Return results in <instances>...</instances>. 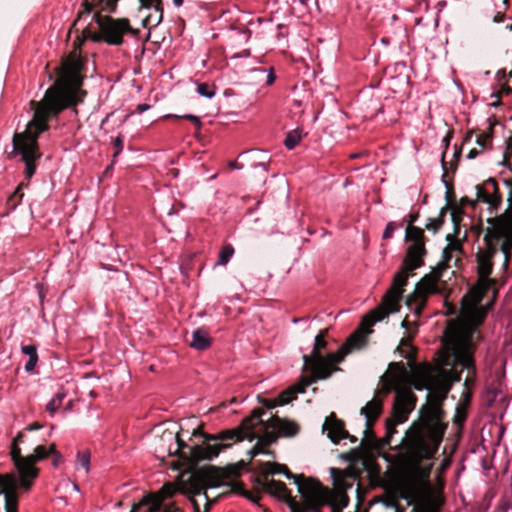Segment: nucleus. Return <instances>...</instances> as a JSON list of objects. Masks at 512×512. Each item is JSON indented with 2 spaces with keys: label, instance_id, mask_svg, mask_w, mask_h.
<instances>
[{
  "label": "nucleus",
  "instance_id": "f257e3e1",
  "mask_svg": "<svg viewBox=\"0 0 512 512\" xmlns=\"http://www.w3.org/2000/svg\"><path fill=\"white\" fill-rule=\"evenodd\" d=\"M483 320L476 321L473 316L465 315L462 302L460 319L451 320L446 327L443 348L435 366L423 364L410 374L403 363L394 362L382 376L379 393L386 396L392 390L396 392L394 425L404 423L415 407L416 397L410 386L428 390V401L421 409L420 419L406 435L407 454L413 462L432 458L442 441L445 426L441 422L440 402L450 390L451 383L460 381L463 370L467 372L465 386L474 382V337L476 326Z\"/></svg>",
  "mask_w": 512,
  "mask_h": 512
},
{
  "label": "nucleus",
  "instance_id": "f03ea898",
  "mask_svg": "<svg viewBox=\"0 0 512 512\" xmlns=\"http://www.w3.org/2000/svg\"><path fill=\"white\" fill-rule=\"evenodd\" d=\"M83 65L84 60L75 48L63 61L57 81L46 91L44 98L38 103L31 102L35 105L34 116L25 131L16 133L13 137L14 150L25 162L28 178L34 174V161L40 156L37 137L48 128L49 118L76 104L84 94L81 90Z\"/></svg>",
  "mask_w": 512,
  "mask_h": 512
},
{
  "label": "nucleus",
  "instance_id": "7ed1b4c3",
  "mask_svg": "<svg viewBox=\"0 0 512 512\" xmlns=\"http://www.w3.org/2000/svg\"><path fill=\"white\" fill-rule=\"evenodd\" d=\"M263 414V410H255L240 428L226 430L218 435H205L198 428L194 429L192 437H201L203 440L194 444L186 443L183 460L189 464L212 460L233 442L244 439L252 441L256 438H258V442L248 452L249 455L255 457L259 454H269L266 447L278 437L293 436L297 433L298 427L295 423L278 417H271L269 420L263 421L261 418Z\"/></svg>",
  "mask_w": 512,
  "mask_h": 512
},
{
  "label": "nucleus",
  "instance_id": "20e7f679",
  "mask_svg": "<svg viewBox=\"0 0 512 512\" xmlns=\"http://www.w3.org/2000/svg\"><path fill=\"white\" fill-rule=\"evenodd\" d=\"M500 178L509 190L510 209L503 215L488 220L483 245L477 252L479 279L476 286L463 297V313L473 316L476 321L486 316L487 309L480 303L484 294L494 284L489 278L493 267L492 259L501 253L503 267L507 268L512 253V169L506 167L500 171Z\"/></svg>",
  "mask_w": 512,
  "mask_h": 512
},
{
  "label": "nucleus",
  "instance_id": "39448f33",
  "mask_svg": "<svg viewBox=\"0 0 512 512\" xmlns=\"http://www.w3.org/2000/svg\"><path fill=\"white\" fill-rule=\"evenodd\" d=\"M227 479V473L215 467L200 469L187 477L182 474L176 482L166 483L156 494L144 497L132 512H182L174 504H164L177 492L186 495L198 512L201 509L207 512L210 507L207 489L221 486Z\"/></svg>",
  "mask_w": 512,
  "mask_h": 512
},
{
  "label": "nucleus",
  "instance_id": "423d86ee",
  "mask_svg": "<svg viewBox=\"0 0 512 512\" xmlns=\"http://www.w3.org/2000/svg\"><path fill=\"white\" fill-rule=\"evenodd\" d=\"M24 437L19 433L12 441L10 456L15 473L0 474V495H3L6 512H18L19 490L29 491L39 475L36 463L50 455V446L38 445L29 455L23 456L19 444Z\"/></svg>",
  "mask_w": 512,
  "mask_h": 512
},
{
  "label": "nucleus",
  "instance_id": "0eeeda50",
  "mask_svg": "<svg viewBox=\"0 0 512 512\" xmlns=\"http://www.w3.org/2000/svg\"><path fill=\"white\" fill-rule=\"evenodd\" d=\"M327 331L322 330L315 337L314 346L310 355H303L304 366L309 367L314 379L324 380L338 371L337 365L353 350L362 347L365 343L364 334L358 330L353 333L347 341L334 353L322 355L321 351L326 348L325 340Z\"/></svg>",
  "mask_w": 512,
  "mask_h": 512
},
{
  "label": "nucleus",
  "instance_id": "6e6552de",
  "mask_svg": "<svg viewBox=\"0 0 512 512\" xmlns=\"http://www.w3.org/2000/svg\"><path fill=\"white\" fill-rule=\"evenodd\" d=\"M406 284L407 280L405 273L398 272L394 276L391 287L383 296L381 304L363 318L359 330L364 334V339L367 334L371 333V328L375 323L399 310V303Z\"/></svg>",
  "mask_w": 512,
  "mask_h": 512
},
{
  "label": "nucleus",
  "instance_id": "1a4fd4ad",
  "mask_svg": "<svg viewBox=\"0 0 512 512\" xmlns=\"http://www.w3.org/2000/svg\"><path fill=\"white\" fill-rule=\"evenodd\" d=\"M294 478L303 501H292L290 503L291 511L320 512V508L327 504L328 489L311 478H305L303 476H295Z\"/></svg>",
  "mask_w": 512,
  "mask_h": 512
},
{
  "label": "nucleus",
  "instance_id": "9d476101",
  "mask_svg": "<svg viewBox=\"0 0 512 512\" xmlns=\"http://www.w3.org/2000/svg\"><path fill=\"white\" fill-rule=\"evenodd\" d=\"M93 17L98 25V31L90 33L94 41H103L109 45H120L125 35L136 33L126 18L101 16L98 13H95Z\"/></svg>",
  "mask_w": 512,
  "mask_h": 512
},
{
  "label": "nucleus",
  "instance_id": "9b49d317",
  "mask_svg": "<svg viewBox=\"0 0 512 512\" xmlns=\"http://www.w3.org/2000/svg\"><path fill=\"white\" fill-rule=\"evenodd\" d=\"M405 237L410 244L407 248L406 256L399 272H404L406 280H408L412 271L424 264L423 257L426 254V249L424 243V231L421 228L409 225L406 228Z\"/></svg>",
  "mask_w": 512,
  "mask_h": 512
},
{
  "label": "nucleus",
  "instance_id": "f8f14e48",
  "mask_svg": "<svg viewBox=\"0 0 512 512\" xmlns=\"http://www.w3.org/2000/svg\"><path fill=\"white\" fill-rule=\"evenodd\" d=\"M440 273L433 271L425 275L416 285L412 294L407 297L406 304L417 316L424 308L427 298L440 291L439 287Z\"/></svg>",
  "mask_w": 512,
  "mask_h": 512
},
{
  "label": "nucleus",
  "instance_id": "ddd939ff",
  "mask_svg": "<svg viewBox=\"0 0 512 512\" xmlns=\"http://www.w3.org/2000/svg\"><path fill=\"white\" fill-rule=\"evenodd\" d=\"M460 217L461 213L459 211L454 210L452 212L454 232L449 233L446 236L448 243L443 250L442 261L440 264L444 268H449L452 266V264L457 266L463 256L462 242L466 238V234L461 233V228L459 226Z\"/></svg>",
  "mask_w": 512,
  "mask_h": 512
},
{
  "label": "nucleus",
  "instance_id": "4468645a",
  "mask_svg": "<svg viewBox=\"0 0 512 512\" xmlns=\"http://www.w3.org/2000/svg\"><path fill=\"white\" fill-rule=\"evenodd\" d=\"M184 446H186V443L182 439V434L170 429H165L155 439L154 451L157 457L162 460L167 456L173 455H177L183 460Z\"/></svg>",
  "mask_w": 512,
  "mask_h": 512
},
{
  "label": "nucleus",
  "instance_id": "2eb2a0df",
  "mask_svg": "<svg viewBox=\"0 0 512 512\" xmlns=\"http://www.w3.org/2000/svg\"><path fill=\"white\" fill-rule=\"evenodd\" d=\"M382 397H384L383 393H379L378 391L375 397L361 409V414H363L366 418V434H368L371 431L374 421L379 417V415L382 412Z\"/></svg>",
  "mask_w": 512,
  "mask_h": 512
},
{
  "label": "nucleus",
  "instance_id": "dca6fc26",
  "mask_svg": "<svg viewBox=\"0 0 512 512\" xmlns=\"http://www.w3.org/2000/svg\"><path fill=\"white\" fill-rule=\"evenodd\" d=\"M477 201L488 204L490 208H495L499 204L500 196L494 179H489L482 186L477 187Z\"/></svg>",
  "mask_w": 512,
  "mask_h": 512
},
{
  "label": "nucleus",
  "instance_id": "f3484780",
  "mask_svg": "<svg viewBox=\"0 0 512 512\" xmlns=\"http://www.w3.org/2000/svg\"><path fill=\"white\" fill-rule=\"evenodd\" d=\"M316 380L317 379H314V376L312 375L301 377L300 381L296 385L288 388L279 395L278 402L275 405H284L291 402L293 399L296 398V395L298 393H303L305 389Z\"/></svg>",
  "mask_w": 512,
  "mask_h": 512
},
{
  "label": "nucleus",
  "instance_id": "a211bd4d",
  "mask_svg": "<svg viewBox=\"0 0 512 512\" xmlns=\"http://www.w3.org/2000/svg\"><path fill=\"white\" fill-rule=\"evenodd\" d=\"M512 103V71L506 79L505 85L490 95L488 104L493 107Z\"/></svg>",
  "mask_w": 512,
  "mask_h": 512
},
{
  "label": "nucleus",
  "instance_id": "6ab92c4d",
  "mask_svg": "<svg viewBox=\"0 0 512 512\" xmlns=\"http://www.w3.org/2000/svg\"><path fill=\"white\" fill-rule=\"evenodd\" d=\"M336 486L337 487L334 492L328 490L327 504L336 510H343L349 502L345 489L350 487V484H344L336 480Z\"/></svg>",
  "mask_w": 512,
  "mask_h": 512
},
{
  "label": "nucleus",
  "instance_id": "aec40b11",
  "mask_svg": "<svg viewBox=\"0 0 512 512\" xmlns=\"http://www.w3.org/2000/svg\"><path fill=\"white\" fill-rule=\"evenodd\" d=\"M323 429L327 431L328 437L334 443H338L340 440L345 439L348 436L347 431L344 429L343 423L334 418V416L326 418Z\"/></svg>",
  "mask_w": 512,
  "mask_h": 512
},
{
  "label": "nucleus",
  "instance_id": "412c9836",
  "mask_svg": "<svg viewBox=\"0 0 512 512\" xmlns=\"http://www.w3.org/2000/svg\"><path fill=\"white\" fill-rule=\"evenodd\" d=\"M119 0H85L84 11L79 13V21L84 15H89L92 10L99 14V11L113 12Z\"/></svg>",
  "mask_w": 512,
  "mask_h": 512
},
{
  "label": "nucleus",
  "instance_id": "4be33fe9",
  "mask_svg": "<svg viewBox=\"0 0 512 512\" xmlns=\"http://www.w3.org/2000/svg\"><path fill=\"white\" fill-rule=\"evenodd\" d=\"M263 487L265 491L279 499L287 500L290 497L286 485L281 481L265 478Z\"/></svg>",
  "mask_w": 512,
  "mask_h": 512
},
{
  "label": "nucleus",
  "instance_id": "5701e85b",
  "mask_svg": "<svg viewBox=\"0 0 512 512\" xmlns=\"http://www.w3.org/2000/svg\"><path fill=\"white\" fill-rule=\"evenodd\" d=\"M143 19L142 23L145 28H153L158 26L163 19V8L162 5L158 7H152L149 11L141 13Z\"/></svg>",
  "mask_w": 512,
  "mask_h": 512
},
{
  "label": "nucleus",
  "instance_id": "b1692460",
  "mask_svg": "<svg viewBox=\"0 0 512 512\" xmlns=\"http://www.w3.org/2000/svg\"><path fill=\"white\" fill-rule=\"evenodd\" d=\"M190 345L197 350H205L210 346V337L208 333L201 329L194 331Z\"/></svg>",
  "mask_w": 512,
  "mask_h": 512
},
{
  "label": "nucleus",
  "instance_id": "393cba45",
  "mask_svg": "<svg viewBox=\"0 0 512 512\" xmlns=\"http://www.w3.org/2000/svg\"><path fill=\"white\" fill-rule=\"evenodd\" d=\"M91 454L89 450L78 451L76 456V470L87 476L90 471Z\"/></svg>",
  "mask_w": 512,
  "mask_h": 512
},
{
  "label": "nucleus",
  "instance_id": "a878e982",
  "mask_svg": "<svg viewBox=\"0 0 512 512\" xmlns=\"http://www.w3.org/2000/svg\"><path fill=\"white\" fill-rule=\"evenodd\" d=\"M397 350L403 356L408 360L409 366L412 368V371L414 370L413 365L415 361V349L410 343V340L408 339H402L400 342V345L398 346ZM417 367H415L416 369Z\"/></svg>",
  "mask_w": 512,
  "mask_h": 512
},
{
  "label": "nucleus",
  "instance_id": "bb28decb",
  "mask_svg": "<svg viewBox=\"0 0 512 512\" xmlns=\"http://www.w3.org/2000/svg\"><path fill=\"white\" fill-rule=\"evenodd\" d=\"M262 473L267 478L269 475L285 474L288 478L293 477L288 468L278 463L267 462L262 467Z\"/></svg>",
  "mask_w": 512,
  "mask_h": 512
},
{
  "label": "nucleus",
  "instance_id": "cd10ccee",
  "mask_svg": "<svg viewBox=\"0 0 512 512\" xmlns=\"http://www.w3.org/2000/svg\"><path fill=\"white\" fill-rule=\"evenodd\" d=\"M21 351L29 357L28 362L25 364L27 372L33 371L38 362L37 348L34 345L22 346Z\"/></svg>",
  "mask_w": 512,
  "mask_h": 512
},
{
  "label": "nucleus",
  "instance_id": "c85d7f7f",
  "mask_svg": "<svg viewBox=\"0 0 512 512\" xmlns=\"http://www.w3.org/2000/svg\"><path fill=\"white\" fill-rule=\"evenodd\" d=\"M233 254L234 248L231 245H225L219 253L217 264L226 265L229 262L230 258L233 256Z\"/></svg>",
  "mask_w": 512,
  "mask_h": 512
},
{
  "label": "nucleus",
  "instance_id": "c756f323",
  "mask_svg": "<svg viewBox=\"0 0 512 512\" xmlns=\"http://www.w3.org/2000/svg\"><path fill=\"white\" fill-rule=\"evenodd\" d=\"M301 140V134L298 131H292L288 133V135L285 138V146L291 150L300 142Z\"/></svg>",
  "mask_w": 512,
  "mask_h": 512
},
{
  "label": "nucleus",
  "instance_id": "7c9ffc66",
  "mask_svg": "<svg viewBox=\"0 0 512 512\" xmlns=\"http://www.w3.org/2000/svg\"><path fill=\"white\" fill-rule=\"evenodd\" d=\"M443 224L442 213L436 218L428 219V222L425 225V228L429 231L436 232L440 229Z\"/></svg>",
  "mask_w": 512,
  "mask_h": 512
},
{
  "label": "nucleus",
  "instance_id": "2f4dec72",
  "mask_svg": "<svg viewBox=\"0 0 512 512\" xmlns=\"http://www.w3.org/2000/svg\"><path fill=\"white\" fill-rule=\"evenodd\" d=\"M475 142L481 148V150L486 149L491 143V136L488 133H481L475 135Z\"/></svg>",
  "mask_w": 512,
  "mask_h": 512
},
{
  "label": "nucleus",
  "instance_id": "473e14b6",
  "mask_svg": "<svg viewBox=\"0 0 512 512\" xmlns=\"http://www.w3.org/2000/svg\"><path fill=\"white\" fill-rule=\"evenodd\" d=\"M140 2V13H145L146 11H149L152 7H158L161 6V0H139Z\"/></svg>",
  "mask_w": 512,
  "mask_h": 512
},
{
  "label": "nucleus",
  "instance_id": "72a5a7b5",
  "mask_svg": "<svg viewBox=\"0 0 512 512\" xmlns=\"http://www.w3.org/2000/svg\"><path fill=\"white\" fill-rule=\"evenodd\" d=\"M197 92L206 98H212L215 95V91L206 83H201L197 87Z\"/></svg>",
  "mask_w": 512,
  "mask_h": 512
},
{
  "label": "nucleus",
  "instance_id": "f704fd0d",
  "mask_svg": "<svg viewBox=\"0 0 512 512\" xmlns=\"http://www.w3.org/2000/svg\"><path fill=\"white\" fill-rule=\"evenodd\" d=\"M50 455H52V465L58 466L63 461L62 455L56 450L54 443L50 444Z\"/></svg>",
  "mask_w": 512,
  "mask_h": 512
},
{
  "label": "nucleus",
  "instance_id": "c9c22d12",
  "mask_svg": "<svg viewBox=\"0 0 512 512\" xmlns=\"http://www.w3.org/2000/svg\"><path fill=\"white\" fill-rule=\"evenodd\" d=\"M61 403H59L58 400H55L54 398H52L46 405V410L50 413V414H54L55 412H57L59 410V408L61 407Z\"/></svg>",
  "mask_w": 512,
  "mask_h": 512
},
{
  "label": "nucleus",
  "instance_id": "e433bc0d",
  "mask_svg": "<svg viewBox=\"0 0 512 512\" xmlns=\"http://www.w3.org/2000/svg\"><path fill=\"white\" fill-rule=\"evenodd\" d=\"M482 151H483V150H481V148H480V147H479V149H478V148H475V147H473V148H469V149H468V151H467V157H468L469 159H474V158H476V157H477V156H478Z\"/></svg>",
  "mask_w": 512,
  "mask_h": 512
},
{
  "label": "nucleus",
  "instance_id": "4c0bfd02",
  "mask_svg": "<svg viewBox=\"0 0 512 512\" xmlns=\"http://www.w3.org/2000/svg\"><path fill=\"white\" fill-rule=\"evenodd\" d=\"M114 146L116 148V152L114 154V156L118 155L122 149H123V141L121 139V137H117L115 140H114Z\"/></svg>",
  "mask_w": 512,
  "mask_h": 512
},
{
  "label": "nucleus",
  "instance_id": "58836bf2",
  "mask_svg": "<svg viewBox=\"0 0 512 512\" xmlns=\"http://www.w3.org/2000/svg\"><path fill=\"white\" fill-rule=\"evenodd\" d=\"M392 233H393V226H392V224H391V223H389V224L386 226V228H385V230H384V232H383V237H384V238H390V237L392 236Z\"/></svg>",
  "mask_w": 512,
  "mask_h": 512
},
{
  "label": "nucleus",
  "instance_id": "ea45409f",
  "mask_svg": "<svg viewBox=\"0 0 512 512\" xmlns=\"http://www.w3.org/2000/svg\"><path fill=\"white\" fill-rule=\"evenodd\" d=\"M275 79H276V76L274 74V71H273V69H270V71L267 75V80H266L267 85H272L275 82Z\"/></svg>",
  "mask_w": 512,
  "mask_h": 512
},
{
  "label": "nucleus",
  "instance_id": "a19ab883",
  "mask_svg": "<svg viewBox=\"0 0 512 512\" xmlns=\"http://www.w3.org/2000/svg\"><path fill=\"white\" fill-rule=\"evenodd\" d=\"M184 118L190 120L191 122H193L197 126H200V124H201L200 119L197 116L185 115Z\"/></svg>",
  "mask_w": 512,
  "mask_h": 512
},
{
  "label": "nucleus",
  "instance_id": "79ce46f5",
  "mask_svg": "<svg viewBox=\"0 0 512 512\" xmlns=\"http://www.w3.org/2000/svg\"><path fill=\"white\" fill-rule=\"evenodd\" d=\"M473 137H474L473 135H468V136L465 138V140H464V142H463V145H462V148H463V149H468V148H469V146H470V144H471V142H472V140H473Z\"/></svg>",
  "mask_w": 512,
  "mask_h": 512
},
{
  "label": "nucleus",
  "instance_id": "37998d69",
  "mask_svg": "<svg viewBox=\"0 0 512 512\" xmlns=\"http://www.w3.org/2000/svg\"><path fill=\"white\" fill-rule=\"evenodd\" d=\"M416 512H437L433 507L422 506L416 509Z\"/></svg>",
  "mask_w": 512,
  "mask_h": 512
},
{
  "label": "nucleus",
  "instance_id": "c03bdc74",
  "mask_svg": "<svg viewBox=\"0 0 512 512\" xmlns=\"http://www.w3.org/2000/svg\"><path fill=\"white\" fill-rule=\"evenodd\" d=\"M65 397H66V394H65L64 392H58V393H57L53 398H54L55 400H58V401H59V403H61V404H62V402H63V400H64V398H65Z\"/></svg>",
  "mask_w": 512,
  "mask_h": 512
},
{
  "label": "nucleus",
  "instance_id": "a18cd8bd",
  "mask_svg": "<svg viewBox=\"0 0 512 512\" xmlns=\"http://www.w3.org/2000/svg\"><path fill=\"white\" fill-rule=\"evenodd\" d=\"M40 428H42V426H41L39 423H36V422H35V423L30 424V425L26 428V430H28V431H34V430H38V429H40Z\"/></svg>",
  "mask_w": 512,
  "mask_h": 512
},
{
  "label": "nucleus",
  "instance_id": "49530a36",
  "mask_svg": "<svg viewBox=\"0 0 512 512\" xmlns=\"http://www.w3.org/2000/svg\"><path fill=\"white\" fill-rule=\"evenodd\" d=\"M149 108H150V106H149V105H147V104H139V105L137 106V111H138L139 113H142V112H144V111L148 110Z\"/></svg>",
  "mask_w": 512,
  "mask_h": 512
},
{
  "label": "nucleus",
  "instance_id": "de8ad7c7",
  "mask_svg": "<svg viewBox=\"0 0 512 512\" xmlns=\"http://www.w3.org/2000/svg\"><path fill=\"white\" fill-rule=\"evenodd\" d=\"M173 3L176 7H180L183 4V0H173Z\"/></svg>",
  "mask_w": 512,
  "mask_h": 512
},
{
  "label": "nucleus",
  "instance_id": "09e8293b",
  "mask_svg": "<svg viewBox=\"0 0 512 512\" xmlns=\"http://www.w3.org/2000/svg\"><path fill=\"white\" fill-rule=\"evenodd\" d=\"M302 4H306L309 0H300Z\"/></svg>",
  "mask_w": 512,
  "mask_h": 512
},
{
  "label": "nucleus",
  "instance_id": "8fccbe9b",
  "mask_svg": "<svg viewBox=\"0 0 512 512\" xmlns=\"http://www.w3.org/2000/svg\"><path fill=\"white\" fill-rule=\"evenodd\" d=\"M332 509V512H342V510H336L334 508H331Z\"/></svg>",
  "mask_w": 512,
  "mask_h": 512
}]
</instances>
